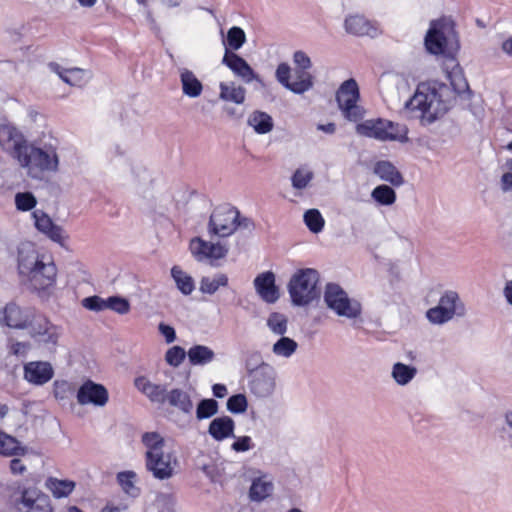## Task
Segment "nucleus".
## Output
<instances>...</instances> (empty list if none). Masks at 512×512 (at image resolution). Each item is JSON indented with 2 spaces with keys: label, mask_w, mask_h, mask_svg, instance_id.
<instances>
[{
  "label": "nucleus",
  "mask_w": 512,
  "mask_h": 512,
  "mask_svg": "<svg viewBox=\"0 0 512 512\" xmlns=\"http://www.w3.org/2000/svg\"><path fill=\"white\" fill-rule=\"evenodd\" d=\"M219 410V404L212 398L202 399L196 407V418L201 421L209 419L216 415Z\"/></svg>",
  "instance_id": "nucleus-44"
},
{
  "label": "nucleus",
  "mask_w": 512,
  "mask_h": 512,
  "mask_svg": "<svg viewBox=\"0 0 512 512\" xmlns=\"http://www.w3.org/2000/svg\"><path fill=\"white\" fill-rule=\"evenodd\" d=\"M166 401L184 414H190L194 407L190 394L180 388L168 391Z\"/></svg>",
  "instance_id": "nucleus-33"
},
{
  "label": "nucleus",
  "mask_w": 512,
  "mask_h": 512,
  "mask_svg": "<svg viewBox=\"0 0 512 512\" xmlns=\"http://www.w3.org/2000/svg\"><path fill=\"white\" fill-rule=\"evenodd\" d=\"M274 483L271 475L260 472L254 477L249 488V498L253 502H262L272 495Z\"/></svg>",
  "instance_id": "nucleus-27"
},
{
  "label": "nucleus",
  "mask_w": 512,
  "mask_h": 512,
  "mask_svg": "<svg viewBox=\"0 0 512 512\" xmlns=\"http://www.w3.org/2000/svg\"><path fill=\"white\" fill-rule=\"evenodd\" d=\"M158 330L160 334L165 338L166 343L170 344L176 340V332L172 326L165 323H160Z\"/></svg>",
  "instance_id": "nucleus-57"
},
{
  "label": "nucleus",
  "mask_w": 512,
  "mask_h": 512,
  "mask_svg": "<svg viewBox=\"0 0 512 512\" xmlns=\"http://www.w3.org/2000/svg\"><path fill=\"white\" fill-rule=\"evenodd\" d=\"M275 77L283 87L295 94H304L314 85L312 74L301 69L295 68L294 80H291V67L285 62L277 66Z\"/></svg>",
  "instance_id": "nucleus-12"
},
{
  "label": "nucleus",
  "mask_w": 512,
  "mask_h": 512,
  "mask_svg": "<svg viewBox=\"0 0 512 512\" xmlns=\"http://www.w3.org/2000/svg\"><path fill=\"white\" fill-rule=\"evenodd\" d=\"M373 172L382 181L388 182L395 187H399L404 183L402 174L390 161H378L374 165Z\"/></svg>",
  "instance_id": "nucleus-29"
},
{
  "label": "nucleus",
  "mask_w": 512,
  "mask_h": 512,
  "mask_svg": "<svg viewBox=\"0 0 512 512\" xmlns=\"http://www.w3.org/2000/svg\"><path fill=\"white\" fill-rule=\"evenodd\" d=\"M360 91L355 79L344 81L336 92V101L343 117L350 122H358L365 115L364 108L359 105Z\"/></svg>",
  "instance_id": "nucleus-11"
},
{
  "label": "nucleus",
  "mask_w": 512,
  "mask_h": 512,
  "mask_svg": "<svg viewBox=\"0 0 512 512\" xmlns=\"http://www.w3.org/2000/svg\"><path fill=\"white\" fill-rule=\"evenodd\" d=\"M293 64L296 69H301V71H309L312 67L311 58L308 54L302 50H297L293 53Z\"/></svg>",
  "instance_id": "nucleus-56"
},
{
  "label": "nucleus",
  "mask_w": 512,
  "mask_h": 512,
  "mask_svg": "<svg viewBox=\"0 0 512 512\" xmlns=\"http://www.w3.org/2000/svg\"><path fill=\"white\" fill-rule=\"evenodd\" d=\"M298 343L285 335L281 336L272 346V353L281 358L288 359L295 354Z\"/></svg>",
  "instance_id": "nucleus-40"
},
{
  "label": "nucleus",
  "mask_w": 512,
  "mask_h": 512,
  "mask_svg": "<svg viewBox=\"0 0 512 512\" xmlns=\"http://www.w3.org/2000/svg\"><path fill=\"white\" fill-rule=\"evenodd\" d=\"M20 505L24 512H53L49 496L35 488L23 490Z\"/></svg>",
  "instance_id": "nucleus-20"
},
{
  "label": "nucleus",
  "mask_w": 512,
  "mask_h": 512,
  "mask_svg": "<svg viewBox=\"0 0 512 512\" xmlns=\"http://www.w3.org/2000/svg\"><path fill=\"white\" fill-rule=\"evenodd\" d=\"M229 283L228 276L224 273H216L213 276L203 277L200 281L199 290L203 294L213 295L219 288L226 287Z\"/></svg>",
  "instance_id": "nucleus-36"
},
{
  "label": "nucleus",
  "mask_w": 512,
  "mask_h": 512,
  "mask_svg": "<svg viewBox=\"0 0 512 512\" xmlns=\"http://www.w3.org/2000/svg\"><path fill=\"white\" fill-rule=\"evenodd\" d=\"M344 28L348 34L354 36L376 37L380 34L379 26L363 15H348L344 20Z\"/></svg>",
  "instance_id": "nucleus-22"
},
{
  "label": "nucleus",
  "mask_w": 512,
  "mask_h": 512,
  "mask_svg": "<svg viewBox=\"0 0 512 512\" xmlns=\"http://www.w3.org/2000/svg\"><path fill=\"white\" fill-rule=\"evenodd\" d=\"M235 421L227 415L214 418L208 426V434L216 442L234 437Z\"/></svg>",
  "instance_id": "nucleus-28"
},
{
  "label": "nucleus",
  "mask_w": 512,
  "mask_h": 512,
  "mask_svg": "<svg viewBox=\"0 0 512 512\" xmlns=\"http://www.w3.org/2000/svg\"><path fill=\"white\" fill-rule=\"evenodd\" d=\"M15 207L18 211L28 212L37 205V199L32 192H18L14 197Z\"/></svg>",
  "instance_id": "nucleus-48"
},
{
  "label": "nucleus",
  "mask_w": 512,
  "mask_h": 512,
  "mask_svg": "<svg viewBox=\"0 0 512 512\" xmlns=\"http://www.w3.org/2000/svg\"><path fill=\"white\" fill-rule=\"evenodd\" d=\"M219 90V98L225 102H232L237 105L245 102L246 89L234 81L221 82Z\"/></svg>",
  "instance_id": "nucleus-30"
},
{
  "label": "nucleus",
  "mask_w": 512,
  "mask_h": 512,
  "mask_svg": "<svg viewBox=\"0 0 512 512\" xmlns=\"http://www.w3.org/2000/svg\"><path fill=\"white\" fill-rule=\"evenodd\" d=\"M233 439V442L230 446L231 450L236 453H245L250 450H253L256 446L255 442L253 441L252 437L248 435H242V436H236L234 434V437H231Z\"/></svg>",
  "instance_id": "nucleus-51"
},
{
  "label": "nucleus",
  "mask_w": 512,
  "mask_h": 512,
  "mask_svg": "<svg viewBox=\"0 0 512 512\" xmlns=\"http://www.w3.org/2000/svg\"><path fill=\"white\" fill-rule=\"evenodd\" d=\"M76 399L83 406L104 407L109 401V392L104 385L87 379L78 388Z\"/></svg>",
  "instance_id": "nucleus-18"
},
{
  "label": "nucleus",
  "mask_w": 512,
  "mask_h": 512,
  "mask_svg": "<svg viewBox=\"0 0 512 512\" xmlns=\"http://www.w3.org/2000/svg\"><path fill=\"white\" fill-rule=\"evenodd\" d=\"M18 271L35 291H46L56 283L57 268L49 256L40 254L32 244H22L18 251Z\"/></svg>",
  "instance_id": "nucleus-2"
},
{
  "label": "nucleus",
  "mask_w": 512,
  "mask_h": 512,
  "mask_svg": "<svg viewBox=\"0 0 512 512\" xmlns=\"http://www.w3.org/2000/svg\"><path fill=\"white\" fill-rule=\"evenodd\" d=\"M74 391L73 384L67 380H56L53 383V395L57 400L68 399Z\"/></svg>",
  "instance_id": "nucleus-53"
},
{
  "label": "nucleus",
  "mask_w": 512,
  "mask_h": 512,
  "mask_svg": "<svg viewBox=\"0 0 512 512\" xmlns=\"http://www.w3.org/2000/svg\"><path fill=\"white\" fill-rule=\"evenodd\" d=\"M189 363L192 366H205L215 360V352L206 345H193L187 351Z\"/></svg>",
  "instance_id": "nucleus-32"
},
{
  "label": "nucleus",
  "mask_w": 512,
  "mask_h": 512,
  "mask_svg": "<svg viewBox=\"0 0 512 512\" xmlns=\"http://www.w3.org/2000/svg\"><path fill=\"white\" fill-rule=\"evenodd\" d=\"M324 302L336 315L356 319L362 313L360 302L350 298L347 292L336 283H328L324 291Z\"/></svg>",
  "instance_id": "nucleus-10"
},
{
  "label": "nucleus",
  "mask_w": 512,
  "mask_h": 512,
  "mask_svg": "<svg viewBox=\"0 0 512 512\" xmlns=\"http://www.w3.org/2000/svg\"><path fill=\"white\" fill-rule=\"evenodd\" d=\"M45 486L55 498L60 499L68 497L75 489L76 484L72 480L50 477L46 480Z\"/></svg>",
  "instance_id": "nucleus-34"
},
{
  "label": "nucleus",
  "mask_w": 512,
  "mask_h": 512,
  "mask_svg": "<svg viewBox=\"0 0 512 512\" xmlns=\"http://www.w3.org/2000/svg\"><path fill=\"white\" fill-rule=\"evenodd\" d=\"M134 386L144 394L151 402L164 404L168 394L166 385L151 382L146 376H138L134 380Z\"/></svg>",
  "instance_id": "nucleus-24"
},
{
  "label": "nucleus",
  "mask_w": 512,
  "mask_h": 512,
  "mask_svg": "<svg viewBox=\"0 0 512 512\" xmlns=\"http://www.w3.org/2000/svg\"><path fill=\"white\" fill-rule=\"evenodd\" d=\"M145 447V468L153 478L164 481L173 478L180 469L175 451L165 450L166 442L158 432H145L141 437Z\"/></svg>",
  "instance_id": "nucleus-3"
},
{
  "label": "nucleus",
  "mask_w": 512,
  "mask_h": 512,
  "mask_svg": "<svg viewBox=\"0 0 512 512\" xmlns=\"http://www.w3.org/2000/svg\"><path fill=\"white\" fill-rule=\"evenodd\" d=\"M319 273L312 268L298 270L290 279L288 292L295 306H306L318 298Z\"/></svg>",
  "instance_id": "nucleus-8"
},
{
  "label": "nucleus",
  "mask_w": 512,
  "mask_h": 512,
  "mask_svg": "<svg viewBox=\"0 0 512 512\" xmlns=\"http://www.w3.org/2000/svg\"><path fill=\"white\" fill-rule=\"evenodd\" d=\"M267 326L269 330L278 336H283L286 334L288 329V319L287 317L278 312L271 313L267 318Z\"/></svg>",
  "instance_id": "nucleus-43"
},
{
  "label": "nucleus",
  "mask_w": 512,
  "mask_h": 512,
  "mask_svg": "<svg viewBox=\"0 0 512 512\" xmlns=\"http://www.w3.org/2000/svg\"><path fill=\"white\" fill-rule=\"evenodd\" d=\"M254 287L257 294L266 303H275L279 298V292L275 285V276L270 271L259 274L254 279Z\"/></svg>",
  "instance_id": "nucleus-25"
},
{
  "label": "nucleus",
  "mask_w": 512,
  "mask_h": 512,
  "mask_svg": "<svg viewBox=\"0 0 512 512\" xmlns=\"http://www.w3.org/2000/svg\"><path fill=\"white\" fill-rule=\"evenodd\" d=\"M447 78L455 93L463 94L469 91L468 82L459 64L455 63L453 67L447 71Z\"/></svg>",
  "instance_id": "nucleus-41"
},
{
  "label": "nucleus",
  "mask_w": 512,
  "mask_h": 512,
  "mask_svg": "<svg viewBox=\"0 0 512 512\" xmlns=\"http://www.w3.org/2000/svg\"><path fill=\"white\" fill-rule=\"evenodd\" d=\"M466 307L455 290H445L435 307L426 311V318L434 325H442L455 317H463Z\"/></svg>",
  "instance_id": "nucleus-9"
},
{
  "label": "nucleus",
  "mask_w": 512,
  "mask_h": 512,
  "mask_svg": "<svg viewBox=\"0 0 512 512\" xmlns=\"http://www.w3.org/2000/svg\"><path fill=\"white\" fill-rule=\"evenodd\" d=\"M253 226L249 218L241 217L240 212L230 205L216 207L209 219L208 232L210 235L221 238L229 237L238 228L251 229Z\"/></svg>",
  "instance_id": "nucleus-7"
},
{
  "label": "nucleus",
  "mask_w": 512,
  "mask_h": 512,
  "mask_svg": "<svg viewBox=\"0 0 512 512\" xmlns=\"http://www.w3.org/2000/svg\"><path fill=\"white\" fill-rule=\"evenodd\" d=\"M502 50L509 56L512 57V36L502 43Z\"/></svg>",
  "instance_id": "nucleus-64"
},
{
  "label": "nucleus",
  "mask_w": 512,
  "mask_h": 512,
  "mask_svg": "<svg viewBox=\"0 0 512 512\" xmlns=\"http://www.w3.org/2000/svg\"><path fill=\"white\" fill-rule=\"evenodd\" d=\"M500 189L502 192L507 193L512 191V173L505 172L500 178Z\"/></svg>",
  "instance_id": "nucleus-58"
},
{
  "label": "nucleus",
  "mask_w": 512,
  "mask_h": 512,
  "mask_svg": "<svg viewBox=\"0 0 512 512\" xmlns=\"http://www.w3.org/2000/svg\"><path fill=\"white\" fill-rule=\"evenodd\" d=\"M10 470L13 474H22L25 470H26V467L25 465L22 463L21 460L19 459H12L10 461Z\"/></svg>",
  "instance_id": "nucleus-59"
},
{
  "label": "nucleus",
  "mask_w": 512,
  "mask_h": 512,
  "mask_svg": "<svg viewBox=\"0 0 512 512\" xmlns=\"http://www.w3.org/2000/svg\"><path fill=\"white\" fill-rule=\"evenodd\" d=\"M29 141L13 124H0V146L16 161Z\"/></svg>",
  "instance_id": "nucleus-17"
},
{
  "label": "nucleus",
  "mask_w": 512,
  "mask_h": 512,
  "mask_svg": "<svg viewBox=\"0 0 512 512\" xmlns=\"http://www.w3.org/2000/svg\"><path fill=\"white\" fill-rule=\"evenodd\" d=\"M247 122L257 134H266L273 129L272 117L262 111L252 112L249 115Z\"/></svg>",
  "instance_id": "nucleus-35"
},
{
  "label": "nucleus",
  "mask_w": 512,
  "mask_h": 512,
  "mask_svg": "<svg viewBox=\"0 0 512 512\" xmlns=\"http://www.w3.org/2000/svg\"><path fill=\"white\" fill-rule=\"evenodd\" d=\"M225 51H238L246 42V34L244 30L238 26L231 27L226 37L223 39Z\"/></svg>",
  "instance_id": "nucleus-38"
},
{
  "label": "nucleus",
  "mask_w": 512,
  "mask_h": 512,
  "mask_svg": "<svg viewBox=\"0 0 512 512\" xmlns=\"http://www.w3.org/2000/svg\"><path fill=\"white\" fill-rule=\"evenodd\" d=\"M249 390L256 398L266 399L271 397L276 389V372L268 364H261L251 374Z\"/></svg>",
  "instance_id": "nucleus-13"
},
{
  "label": "nucleus",
  "mask_w": 512,
  "mask_h": 512,
  "mask_svg": "<svg viewBox=\"0 0 512 512\" xmlns=\"http://www.w3.org/2000/svg\"><path fill=\"white\" fill-rule=\"evenodd\" d=\"M179 72L183 94L190 98L199 97L203 91V85L201 81L195 76V74L192 71L186 68L180 69Z\"/></svg>",
  "instance_id": "nucleus-31"
},
{
  "label": "nucleus",
  "mask_w": 512,
  "mask_h": 512,
  "mask_svg": "<svg viewBox=\"0 0 512 512\" xmlns=\"http://www.w3.org/2000/svg\"><path fill=\"white\" fill-rule=\"evenodd\" d=\"M126 506H115L114 504L108 503L102 508L101 512H125Z\"/></svg>",
  "instance_id": "nucleus-63"
},
{
  "label": "nucleus",
  "mask_w": 512,
  "mask_h": 512,
  "mask_svg": "<svg viewBox=\"0 0 512 512\" xmlns=\"http://www.w3.org/2000/svg\"><path fill=\"white\" fill-rule=\"evenodd\" d=\"M304 222L312 233H319L323 230L325 220L317 209H309L304 213Z\"/></svg>",
  "instance_id": "nucleus-47"
},
{
  "label": "nucleus",
  "mask_w": 512,
  "mask_h": 512,
  "mask_svg": "<svg viewBox=\"0 0 512 512\" xmlns=\"http://www.w3.org/2000/svg\"><path fill=\"white\" fill-rule=\"evenodd\" d=\"M49 68L52 72L57 74L62 81L70 86L81 87L85 85L91 78V73L88 70L81 68H63L58 63H50Z\"/></svg>",
  "instance_id": "nucleus-23"
},
{
  "label": "nucleus",
  "mask_w": 512,
  "mask_h": 512,
  "mask_svg": "<svg viewBox=\"0 0 512 512\" xmlns=\"http://www.w3.org/2000/svg\"><path fill=\"white\" fill-rule=\"evenodd\" d=\"M189 249L197 261H208L212 265L216 261L225 258L229 251L226 244L205 241L200 237L193 238L190 241Z\"/></svg>",
  "instance_id": "nucleus-14"
},
{
  "label": "nucleus",
  "mask_w": 512,
  "mask_h": 512,
  "mask_svg": "<svg viewBox=\"0 0 512 512\" xmlns=\"http://www.w3.org/2000/svg\"><path fill=\"white\" fill-rule=\"evenodd\" d=\"M372 199L382 206H390L396 201L395 191L388 185H379L371 192Z\"/></svg>",
  "instance_id": "nucleus-42"
},
{
  "label": "nucleus",
  "mask_w": 512,
  "mask_h": 512,
  "mask_svg": "<svg viewBox=\"0 0 512 512\" xmlns=\"http://www.w3.org/2000/svg\"><path fill=\"white\" fill-rule=\"evenodd\" d=\"M81 304L87 310L100 312L107 309L108 298L104 299L101 298L100 296L94 295L84 298Z\"/></svg>",
  "instance_id": "nucleus-55"
},
{
  "label": "nucleus",
  "mask_w": 512,
  "mask_h": 512,
  "mask_svg": "<svg viewBox=\"0 0 512 512\" xmlns=\"http://www.w3.org/2000/svg\"><path fill=\"white\" fill-rule=\"evenodd\" d=\"M16 162L35 180L42 179L46 173H56L60 165L57 142H28Z\"/></svg>",
  "instance_id": "nucleus-4"
},
{
  "label": "nucleus",
  "mask_w": 512,
  "mask_h": 512,
  "mask_svg": "<svg viewBox=\"0 0 512 512\" xmlns=\"http://www.w3.org/2000/svg\"><path fill=\"white\" fill-rule=\"evenodd\" d=\"M107 309L119 314L126 315L130 312V302L121 296H110L108 297Z\"/></svg>",
  "instance_id": "nucleus-52"
},
{
  "label": "nucleus",
  "mask_w": 512,
  "mask_h": 512,
  "mask_svg": "<svg viewBox=\"0 0 512 512\" xmlns=\"http://www.w3.org/2000/svg\"><path fill=\"white\" fill-rule=\"evenodd\" d=\"M416 374L417 369L414 366L401 362L395 363L391 371L392 378L400 386L409 384L415 378Z\"/></svg>",
  "instance_id": "nucleus-37"
},
{
  "label": "nucleus",
  "mask_w": 512,
  "mask_h": 512,
  "mask_svg": "<svg viewBox=\"0 0 512 512\" xmlns=\"http://www.w3.org/2000/svg\"><path fill=\"white\" fill-rule=\"evenodd\" d=\"M314 177V173L308 167L298 168L291 177L292 187L303 190L308 187Z\"/></svg>",
  "instance_id": "nucleus-46"
},
{
  "label": "nucleus",
  "mask_w": 512,
  "mask_h": 512,
  "mask_svg": "<svg viewBox=\"0 0 512 512\" xmlns=\"http://www.w3.org/2000/svg\"><path fill=\"white\" fill-rule=\"evenodd\" d=\"M450 102L451 91L447 85L439 82L421 83L406 101L404 109L411 117L419 118L423 125H429L448 111Z\"/></svg>",
  "instance_id": "nucleus-1"
},
{
  "label": "nucleus",
  "mask_w": 512,
  "mask_h": 512,
  "mask_svg": "<svg viewBox=\"0 0 512 512\" xmlns=\"http://www.w3.org/2000/svg\"><path fill=\"white\" fill-rule=\"evenodd\" d=\"M35 228L44 234L51 241L59 244L61 247H66L69 235L62 226L53 222L51 217L43 210L36 209L32 212Z\"/></svg>",
  "instance_id": "nucleus-16"
},
{
  "label": "nucleus",
  "mask_w": 512,
  "mask_h": 512,
  "mask_svg": "<svg viewBox=\"0 0 512 512\" xmlns=\"http://www.w3.org/2000/svg\"><path fill=\"white\" fill-rule=\"evenodd\" d=\"M171 276L182 294L190 295L194 291L195 284L193 278L179 266H174L171 269Z\"/></svg>",
  "instance_id": "nucleus-39"
},
{
  "label": "nucleus",
  "mask_w": 512,
  "mask_h": 512,
  "mask_svg": "<svg viewBox=\"0 0 512 512\" xmlns=\"http://www.w3.org/2000/svg\"><path fill=\"white\" fill-rule=\"evenodd\" d=\"M20 450L19 442L14 437L0 431V454L17 455Z\"/></svg>",
  "instance_id": "nucleus-49"
},
{
  "label": "nucleus",
  "mask_w": 512,
  "mask_h": 512,
  "mask_svg": "<svg viewBox=\"0 0 512 512\" xmlns=\"http://www.w3.org/2000/svg\"><path fill=\"white\" fill-rule=\"evenodd\" d=\"M30 326L31 337L39 344L45 345L49 349L55 348L61 335V329L50 322L44 316L33 317Z\"/></svg>",
  "instance_id": "nucleus-15"
},
{
  "label": "nucleus",
  "mask_w": 512,
  "mask_h": 512,
  "mask_svg": "<svg viewBox=\"0 0 512 512\" xmlns=\"http://www.w3.org/2000/svg\"><path fill=\"white\" fill-rule=\"evenodd\" d=\"M4 324L14 329H24L31 323V313L28 310L21 309L18 305L11 302L3 308Z\"/></svg>",
  "instance_id": "nucleus-26"
},
{
  "label": "nucleus",
  "mask_w": 512,
  "mask_h": 512,
  "mask_svg": "<svg viewBox=\"0 0 512 512\" xmlns=\"http://www.w3.org/2000/svg\"><path fill=\"white\" fill-rule=\"evenodd\" d=\"M503 294L508 304L512 306V280L506 282Z\"/></svg>",
  "instance_id": "nucleus-61"
},
{
  "label": "nucleus",
  "mask_w": 512,
  "mask_h": 512,
  "mask_svg": "<svg viewBox=\"0 0 512 512\" xmlns=\"http://www.w3.org/2000/svg\"><path fill=\"white\" fill-rule=\"evenodd\" d=\"M360 136L372 138L381 142H408V128L406 125L384 118L367 119L355 127Z\"/></svg>",
  "instance_id": "nucleus-6"
},
{
  "label": "nucleus",
  "mask_w": 512,
  "mask_h": 512,
  "mask_svg": "<svg viewBox=\"0 0 512 512\" xmlns=\"http://www.w3.org/2000/svg\"><path fill=\"white\" fill-rule=\"evenodd\" d=\"M24 379L36 386H42L48 383L54 376V369L46 361H30L23 367Z\"/></svg>",
  "instance_id": "nucleus-21"
},
{
  "label": "nucleus",
  "mask_w": 512,
  "mask_h": 512,
  "mask_svg": "<svg viewBox=\"0 0 512 512\" xmlns=\"http://www.w3.org/2000/svg\"><path fill=\"white\" fill-rule=\"evenodd\" d=\"M317 129L327 134H333L336 131V126L334 123L319 124Z\"/></svg>",
  "instance_id": "nucleus-62"
},
{
  "label": "nucleus",
  "mask_w": 512,
  "mask_h": 512,
  "mask_svg": "<svg viewBox=\"0 0 512 512\" xmlns=\"http://www.w3.org/2000/svg\"><path fill=\"white\" fill-rule=\"evenodd\" d=\"M455 22L449 16L431 20L424 36V48L433 56H453L459 50Z\"/></svg>",
  "instance_id": "nucleus-5"
},
{
  "label": "nucleus",
  "mask_w": 512,
  "mask_h": 512,
  "mask_svg": "<svg viewBox=\"0 0 512 512\" xmlns=\"http://www.w3.org/2000/svg\"><path fill=\"white\" fill-rule=\"evenodd\" d=\"M187 352L180 346H172L165 353V361L172 367H178L182 364Z\"/></svg>",
  "instance_id": "nucleus-54"
},
{
  "label": "nucleus",
  "mask_w": 512,
  "mask_h": 512,
  "mask_svg": "<svg viewBox=\"0 0 512 512\" xmlns=\"http://www.w3.org/2000/svg\"><path fill=\"white\" fill-rule=\"evenodd\" d=\"M136 473L133 471H123L117 474V481L125 493L131 496H137L139 489L135 485Z\"/></svg>",
  "instance_id": "nucleus-45"
},
{
  "label": "nucleus",
  "mask_w": 512,
  "mask_h": 512,
  "mask_svg": "<svg viewBox=\"0 0 512 512\" xmlns=\"http://www.w3.org/2000/svg\"><path fill=\"white\" fill-rule=\"evenodd\" d=\"M226 407L232 414H242L248 407L247 397L241 393L232 395L228 398Z\"/></svg>",
  "instance_id": "nucleus-50"
},
{
  "label": "nucleus",
  "mask_w": 512,
  "mask_h": 512,
  "mask_svg": "<svg viewBox=\"0 0 512 512\" xmlns=\"http://www.w3.org/2000/svg\"><path fill=\"white\" fill-rule=\"evenodd\" d=\"M212 392L215 397L224 398L227 395L228 390L224 384L217 383L212 386Z\"/></svg>",
  "instance_id": "nucleus-60"
},
{
  "label": "nucleus",
  "mask_w": 512,
  "mask_h": 512,
  "mask_svg": "<svg viewBox=\"0 0 512 512\" xmlns=\"http://www.w3.org/2000/svg\"><path fill=\"white\" fill-rule=\"evenodd\" d=\"M222 64L228 67L232 73L244 83L249 84L256 81L260 85H263L262 78L252 69L244 58L235 52L225 51Z\"/></svg>",
  "instance_id": "nucleus-19"
}]
</instances>
